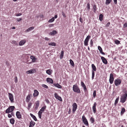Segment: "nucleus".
<instances>
[{
  "label": "nucleus",
  "instance_id": "nucleus-1",
  "mask_svg": "<svg viewBox=\"0 0 127 127\" xmlns=\"http://www.w3.org/2000/svg\"><path fill=\"white\" fill-rule=\"evenodd\" d=\"M127 97V92H125L124 94L122 95L121 96V97L120 98V102L124 103L126 101Z\"/></svg>",
  "mask_w": 127,
  "mask_h": 127
},
{
  "label": "nucleus",
  "instance_id": "nucleus-2",
  "mask_svg": "<svg viewBox=\"0 0 127 127\" xmlns=\"http://www.w3.org/2000/svg\"><path fill=\"white\" fill-rule=\"evenodd\" d=\"M73 90L74 92L78 93H81L80 89L77 84L73 85Z\"/></svg>",
  "mask_w": 127,
  "mask_h": 127
},
{
  "label": "nucleus",
  "instance_id": "nucleus-3",
  "mask_svg": "<svg viewBox=\"0 0 127 127\" xmlns=\"http://www.w3.org/2000/svg\"><path fill=\"white\" fill-rule=\"evenodd\" d=\"M15 108L14 106H9L5 111V113H8L12 112Z\"/></svg>",
  "mask_w": 127,
  "mask_h": 127
},
{
  "label": "nucleus",
  "instance_id": "nucleus-4",
  "mask_svg": "<svg viewBox=\"0 0 127 127\" xmlns=\"http://www.w3.org/2000/svg\"><path fill=\"white\" fill-rule=\"evenodd\" d=\"M121 80L120 79H117L115 80L114 81V84L116 86L119 85L121 83Z\"/></svg>",
  "mask_w": 127,
  "mask_h": 127
},
{
  "label": "nucleus",
  "instance_id": "nucleus-5",
  "mask_svg": "<svg viewBox=\"0 0 127 127\" xmlns=\"http://www.w3.org/2000/svg\"><path fill=\"white\" fill-rule=\"evenodd\" d=\"M82 119L83 122L84 124L87 126H88L89 125L88 121L85 117L84 115H83L82 116Z\"/></svg>",
  "mask_w": 127,
  "mask_h": 127
},
{
  "label": "nucleus",
  "instance_id": "nucleus-6",
  "mask_svg": "<svg viewBox=\"0 0 127 127\" xmlns=\"http://www.w3.org/2000/svg\"><path fill=\"white\" fill-rule=\"evenodd\" d=\"M72 111L73 113H74L76 111L77 109V105L76 103H74L72 105Z\"/></svg>",
  "mask_w": 127,
  "mask_h": 127
},
{
  "label": "nucleus",
  "instance_id": "nucleus-7",
  "mask_svg": "<svg viewBox=\"0 0 127 127\" xmlns=\"http://www.w3.org/2000/svg\"><path fill=\"white\" fill-rule=\"evenodd\" d=\"M8 97L12 103L14 102V98L13 95L11 93H8Z\"/></svg>",
  "mask_w": 127,
  "mask_h": 127
},
{
  "label": "nucleus",
  "instance_id": "nucleus-8",
  "mask_svg": "<svg viewBox=\"0 0 127 127\" xmlns=\"http://www.w3.org/2000/svg\"><path fill=\"white\" fill-rule=\"evenodd\" d=\"M91 37L90 35H88L86 38L84 42V44L85 46H87L88 45V42Z\"/></svg>",
  "mask_w": 127,
  "mask_h": 127
},
{
  "label": "nucleus",
  "instance_id": "nucleus-9",
  "mask_svg": "<svg viewBox=\"0 0 127 127\" xmlns=\"http://www.w3.org/2000/svg\"><path fill=\"white\" fill-rule=\"evenodd\" d=\"M114 80L113 75L112 73H111L110 75L109 78V82L110 84H112Z\"/></svg>",
  "mask_w": 127,
  "mask_h": 127
},
{
  "label": "nucleus",
  "instance_id": "nucleus-10",
  "mask_svg": "<svg viewBox=\"0 0 127 127\" xmlns=\"http://www.w3.org/2000/svg\"><path fill=\"white\" fill-rule=\"evenodd\" d=\"M39 101L38 100L34 104L33 107L35 110H36L38 108L39 106Z\"/></svg>",
  "mask_w": 127,
  "mask_h": 127
},
{
  "label": "nucleus",
  "instance_id": "nucleus-11",
  "mask_svg": "<svg viewBox=\"0 0 127 127\" xmlns=\"http://www.w3.org/2000/svg\"><path fill=\"white\" fill-rule=\"evenodd\" d=\"M26 40L24 39L22 40L19 42V45L20 46H22L24 45L26 43Z\"/></svg>",
  "mask_w": 127,
  "mask_h": 127
},
{
  "label": "nucleus",
  "instance_id": "nucleus-12",
  "mask_svg": "<svg viewBox=\"0 0 127 127\" xmlns=\"http://www.w3.org/2000/svg\"><path fill=\"white\" fill-rule=\"evenodd\" d=\"M35 69H33L27 71L26 73L28 74H32L35 73Z\"/></svg>",
  "mask_w": 127,
  "mask_h": 127
},
{
  "label": "nucleus",
  "instance_id": "nucleus-13",
  "mask_svg": "<svg viewBox=\"0 0 127 127\" xmlns=\"http://www.w3.org/2000/svg\"><path fill=\"white\" fill-rule=\"evenodd\" d=\"M97 105V103L96 102H95L92 107V109L94 113H96V107Z\"/></svg>",
  "mask_w": 127,
  "mask_h": 127
},
{
  "label": "nucleus",
  "instance_id": "nucleus-14",
  "mask_svg": "<svg viewBox=\"0 0 127 127\" xmlns=\"http://www.w3.org/2000/svg\"><path fill=\"white\" fill-rule=\"evenodd\" d=\"M101 59L103 63L105 64H107V61L104 57H101Z\"/></svg>",
  "mask_w": 127,
  "mask_h": 127
},
{
  "label": "nucleus",
  "instance_id": "nucleus-15",
  "mask_svg": "<svg viewBox=\"0 0 127 127\" xmlns=\"http://www.w3.org/2000/svg\"><path fill=\"white\" fill-rule=\"evenodd\" d=\"M32 96V95H29L26 97V101L27 102H28L31 100V97Z\"/></svg>",
  "mask_w": 127,
  "mask_h": 127
},
{
  "label": "nucleus",
  "instance_id": "nucleus-16",
  "mask_svg": "<svg viewBox=\"0 0 127 127\" xmlns=\"http://www.w3.org/2000/svg\"><path fill=\"white\" fill-rule=\"evenodd\" d=\"M55 96V97L56 99H58L60 100V101H62V99L61 97L58 96L57 94V93H55L54 94Z\"/></svg>",
  "mask_w": 127,
  "mask_h": 127
},
{
  "label": "nucleus",
  "instance_id": "nucleus-17",
  "mask_svg": "<svg viewBox=\"0 0 127 127\" xmlns=\"http://www.w3.org/2000/svg\"><path fill=\"white\" fill-rule=\"evenodd\" d=\"M16 115L17 118L18 119H20L21 118V115L19 111H17L16 112Z\"/></svg>",
  "mask_w": 127,
  "mask_h": 127
},
{
  "label": "nucleus",
  "instance_id": "nucleus-18",
  "mask_svg": "<svg viewBox=\"0 0 127 127\" xmlns=\"http://www.w3.org/2000/svg\"><path fill=\"white\" fill-rule=\"evenodd\" d=\"M30 58L32 60V62H35L36 60L37 59L35 56H31Z\"/></svg>",
  "mask_w": 127,
  "mask_h": 127
},
{
  "label": "nucleus",
  "instance_id": "nucleus-19",
  "mask_svg": "<svg viewBox=\"0 0 127 127\" xmlns=\"http://www.w3.org/2000/svg\"><path fill=\"white\" fill-rule=\"evenodd\" d=\"M34 92L33 94V95L34 97L37 96L39 94V92L37 90H34Z\"/></svg>",
  "mask_w": 127,
  "mask_h": 127
},
{
  "label": "nucleus",
  "instance_id": "nucleus-20",
  "mask_svg": "<svg viewBox=\"0 0 127 127\" xmlns=\"http://www.w3.org/2000/svg\"><path fill=\"white\" fill-rule=\"evenodd\" d=\"M47 81L48 82L52 84L53 83V81L52 79L49 78H48L47 79Z\"/></svg>",
  "mask_w": 127,
  "mask_h": 127
},
{
  "label": "nucleus",
  "instance_id": "nucleus-21",
  "mask_svg": "<svg viewBox=\"0 0 127 127\" xmlns=\"http://www.w3.org/2000/svg\"><path fill=\"white\" fill-rule=\"evenodd\" d=\"M98 50L103 55H105V53L102 52V50L100 46H98Z\"/></svg>",
  "mask_w": 127,
  "mask_h": 127
},
{
  "label": "nucleus",
  "instance_id": "nucleus-22",
  "mask_svg": "<svg viewBox=\"0 0 127 127\" xmlns=\"http://www.w3.org/2000/svg\"><path fill=\"white\" fill-rule=\"evenodd\" d=\"M46 72L48 75H51L52 72V70L51 69H48L46 70Z\"/></svg>",
  "mask_w": 127,
  "mask_h": 127
},
{
  "label": "nucleus",
  "instance_id": "nucleus-23",
  "mask_svg": "<svg viewBox=\"0 0 127 127\" xmlns=\"http://www.w3.org/2000/svg\"><path fill=\"white\" fill-rule=\"evenodd\" d=\"M57 33V32L55 30L53 31L52 32H50L49 34L51 35H54Z\"/></svg>",
  "mask_w": 127,
  "mask_h": 127
},
{
  "label": "nucleus",
  "instance_id": "nucleus-24",
  "mask_svg": "<svg viewBox=\"0 0 127 127\" xmlns=\"http://www.w3.org/2000/svg\"><path fill=\"white\" fill-rule=\"evenodd\" d=\"M54 85L55 86L59 88H61L62 86L58 83L54 84Z\"/></svg>",
  "mask_w": 127,
  "mask_h": 127
},
{
  "label": "nucleus",
  "instance_id": "nucleus-25",
  "mask_svg": "<svg viewBox=\"0 0 127 127\" xmlns=\"http://www.w3.org/2000/svg\"><path fill=\"white\" fill-rule=\"evenodd\" d=\"M34 29V27H31L29 28L28 29H27L26 31L25 32H30L32 30H33Z\"/></svg>",
  "mask_w": 127,
  "mask_h": 127
},
{
  "label": "nucleus",
  "instance_id": "nucleus-26",
  "mask_svg": "<svg viewBox=\"0 0 127 127\" xmlns=\"http://www.w3.org/2000/svg\"><path fill=\"white\" fill-rule=\"evenodd\" d=\"M30 115L31 116L33 119V120L34 121H37V119L36 117L35 116L31 113L30 114Z\"/></svg>",
  "mask_w": 127,
  "mask_h": 127
},
{
  "label": "nucleus",
  "instance_id": "nucleus-27",
  "mask_svg": "<svg viewBox=\"0 0 127 127\" xmlns=\"http://www.w3.org/2000/svg\"><path fill=\"white\" fill-rule=\"evenodd\" d=\"M92 67L93 69L92 71H96V67L94 64H92Z\"/></svg>",
  "mask_w": 127,
  "mask_h": 127
},
{
  "label": "nucleus",
  "instance_id": "nucleus-28",
  "mask_svg": "<svg viewBox=\"0 0 127 127\" xmlns=\"http://www.w3.org/2000/svg\"><path fill=\"white\" fill-rule=\"evenodd\" d=\"M46 106H43L41 108V109H40V111H40V112L42 113L44 111V110L46 109Z\"/></svg>",
  "mask_w": 127,
  "mask_h": 127
},
{
  "label": "nucleus",
  "instance_id": "nucleus-29",
  "mask_svg": "<svg viewBox=\"0 0 127 127\" xmlns=\"http://www.w3.org/2000/svg\"><path fill=\"white\" fill-rule=\"evenodd\" d=\"M69 61L70 63V64L73 67H74V64L73 61L71 59H70L69 60Z\"/></svg>",
  "mask_w": 127,
  "mask_h": 127
},
{
  "label": "nucleus",
  "instance_id": "nucleus-30",
  "mask_svg": "<svg viewBox=\"0 0 127 127\" xmlns=\"http://www.w3.org/2000/svg\"><path fill=\"white\" fill-rule=\"evenodd\" d=\"M119 99V97L118 96L116 99L114 103V105L115 106L117 104Z\"/></svg>",
  "mask_w": 127,
  "mask_h": 127
},
{
  "label": "nucleus",
  "instance_id": "nucleus-31",
  "mask_svg": "<svg viewBox=\"0 0 127 127\" xmlns=\"http://www.w3.org/2000/svg\"><path fill=\"white\" fill-rule=\"evenodd\" d=\"M125 112V109L124 108H122L121 111V115H122Z\"/></svg>",
  "mask_w": 127,
  "mask_h": 127
},
{
  "label": "nucleus",
  "instance_id": "nucleus-32",
  "mask_svg": "<svg viewBox=\"0 0 127 127\" xmlns=\"http://www.w3.org/2000/svg\"><path fill=\"white\" fill-rule=\"evenodd\" d=\"M112 0H106L105 2V4L106 5H108L111 2Z\"/></svg>",
  "mask_w": 127,
  "mask_h": 127
},
{
  "label": "nucleus",
  "instance_id": "nucleus-33",
  "mask_svg": "<svg viewBox=\"0 0 127 127\" xmlns=\"http://www.w3.org/2000/svg\"><path fill=\"white\" fill-rule=\"evenodd\" d=\"M48 45L50 46H55L56 45V43L54 42H50L48 43Z\"/></svg>",
  "mask_w": 127,
  "mask_h": 127
},
{
  "label": "nucleus",
  "instance_id": "nucleus-34",
  "mask_svg": "<svg viewBox=\"0 0 127 127\" xmlns=\"http://www.w3.org/2000/svg\"><path fill=\"white\" fill-rule=\"evenodd\" d=\"M93 9L94 10V12L95 13L96 11L97 10V8L96 6L95 5H94L93 6Z\"/></svg>",
  "mask_w": 127,
  "mask_h": 127
},
{
  "label": "nucleus",
  "instance_id": "nucleus-35",
  "mask_svg": "<svg viewBox=\"0 0 127 127\" xmlns=\"http://www.w3.org/2000/svg\"><path fill=\"white\" fill-rule=\"evenodd\" d=\"M64 54V52L62 51L61 52V55H60V58L61 59H62L63 57Z\"/></svg>",
  "mask_w": 127,
  "mask_h": 127
},
{
  "label": "nucleus",
  "instance_id": "nucleus-36",
  "mask_svg": "<svg viewBox=\"0 0 127 127\" xmlns=\"http://www.w3.org/2000/svg\"><path fill=\"white\" fill-rule=\"evenodd\" d=\"M10 123L12 124H14L15 120L13 118L11 119L10 120Z\"/></svg>",
  "mask_w": 127,
  "mask_h": 127
},
{
  "label": "nucleus",
  "instance_id": "nucleus-37",
  "mask_svg": "<svg viewBox=\"0 0 127 127\" xmlns=\"http://www.w3.org/2000/svg\"><path fill=\"white\" fill-rule=\"evenodd\" d=\"M90 121L92 123H94L95 121L94 118L92 117L90 119Z\"/></svg>",
  "mask_w": 127,
  "mask_h": 127
},
{
  "label": "nucleus",
  "instance_id": "nucleus-38",
  "mask_svg": "<svg viewBox=\"0 0 127 127\" xmlns=\"http://www.w3.org/2000/svg\"><path fill=\"white\" fill-rule=\"evenodd\" d=\"M32 105V103L31 102H29L28 104V109L29 110L31 107V106Z\"/></svg>",
  "mask_w": 127,
  "mask_h": 127
},
{
  "label": "nucleus",
  "instance_id": "nucleus-39",
  "mask_svg": "<svg viewBox=\"0 0 127 127\" xmlns=\"http://www.w3.org/2000/svg\"><path fill=\"white\" fill-rule=\"evenodd\" d=\"M55 18L54 17H53L48 22H49L51 23L53 22Z\"/></svg>",
  "mask_w": 127,
  "mask_h": 127
},
{
  "label": "nucleus",
  "instance_id": "nucleus-40",
  "mask_svg": "<svg viewBox=\"0 0 127 127\" xmlns=\"http://www.w3.org/2000/svg\"><path fill=\"white\" fill-rule=\"evenodd\" d=\"M42 113L40 112V111H39L38 113V116L39 118L41 119V115L42 114Z\"/></svg>",
  "mask_w": 127,
  "mask_h": 127
},
{
  "label": "nucleus",
  "instance_id": "nucleus-41",
  "mask_svg": "<svg viewBox=\"0 0 127 127\" xmlns=\"http://www.w3.org/2000/svg\"><path fill=\"white\" fill-rule=\"evenodd\" d=\"M87 10L88 11H89L90 9V4L89 3H88L87 4Z\"/></svg>",
  "mask_w": 127,
  "mask_h": 127
},
{
  "label": "nucleus",
  "instance_id": "nucleus-42",
  "mask_svg": "<svg viewBox=\"0 0 127 127\" xmlns=\"http://www.w3.org/2000/svg\"><path fill=\"white\" fill-rule=\"evenodd\" d=\"M95 73L94 71H92V79H94L95 76Z\"/></svg>",
  "mask_w": 127,
  "mask_h": 127
},
{
  "label": "nucleus",
  "instance_id": "nucleus-43",
  "mask_svg": "<svg viewBox=\"0 0 127 127\" xmlns=\"http://www.w3.org/2000/svg\"><path fill=\"white\" fill-rule=\"evenodd\" d=\"M103 15L102 14H100L99 16V19L100 21L102 20Z\"/></svg>",
  "mask_w": 127,
  "mask_h": 127
},
{
  "label": "nucleus",
  "instance_id": "nucleus-44",
  "mask_svg": "<svg viewBox=\"0 0 127 127\" xmlns=\"http://www.w3.org/2000/svg\"><path fill=\"white\" fill-rule=\"evenodd\" d=\"M12 44H15L16 45H17L18 44L17 43L15 40H13L11 42Z\"/></svg>",
  "mask_w": 127,
  "mask_h": 127
},
{
  "label": "nucleus",
  "instance_id": "nucleus-45",
  "mask_svg": "<svg viewBox=\"0 0 127 127\" xmlns=\"http://www.w3.org/2000/svg\"><path fill=\"white\" fill-rule=\"evenodd\" d=\"M115 43L117 44H119L120 43V41H119L117 40H115Z\"/></svg>",
  "mask_w": 127,
  "mask_h": 127
},
{
  "label": "nucleus",
  "instance_id": "nucleus-46",
  "mask_svg": "<svg viewBox=\"0 0 127 127\" xmlns=\"http://www.w3.org/2000/svg\"><path fill=\"white\" fill-rule=\"evenodd\" d=\"M35 122L33 121H31L30 122V125H31L32 126H33L35 125Z\"/></svg>",
  "mask_w": 127,
  "mask_h": 127
},
{
  "label": "nucleus",
  "instance_id": "nucleus-47",
  "mask_svg": "<svg viewBox=\"0 0 127 127\" xmlns=\"http://www.w3.org/2000/svg\"><path fill=\"white\" fill-rule=\"evenodd\" d=\"M93 96L94 98H95L96 95V91L94 90L93 93Z\"/></svg>",
  "mask_w": 127,
  "mask_h": 127
},
{
  "label": "nucleus",
  "instance_id": "nucleus-48",
  "mask_svg": "<svg viewBox=\"0 0 127 127\" xmlns=\"http://www.w3.org/2000/svg\"><path fill=\"white\" fill-rule=\"evenodd\" d=\"M81 86L83 87H84L86 86L85 85V84L84 83V82L82 81L81 82Z\"/></svg>",
  "mask_w": 127,
  "mask_h": 127
},
{
  "label": "nucleus",
  "instance_id": "nucleus-49",
  "mask_svg": "<svg viewBox=\"0 0 127 127\" xmlns=\"http://www.w3.org/2000/svg\"><path fill=\"white\" fill-rule=\"evenodd\" d=\"M42 86L43 87L46 88H48V87L46 85H45V84H43L42 85Z\"/></svg>",
  "mask_w": 127,
  "mask_h": 127
},
{
  "label": "nucleus",
  "instance_id": "nucleus-50",
  "mask_svg": "<svg viewBox=\"0 0 127 127\" xmlns=\"http://www.w3.org/2000/svg\"><path fill=\"white\" fill-rule=\"evenodd\" d=\"M90 44L91 45V47L93 46V42L92 39H91L90 41Z\"/></svg>",
  "mask_w": 127,
  "mask_h": 127
},
{
  "label": "nucleus",
  "instance_id": "nucleus-51",
  "mask_svg": "<svg viewBox=\"0 0 127 127\" xmlns=\"http://www.w3.org/2000/svg\"><path fill=\"white\" fill-rule=\"evenodd\" d=\"M15 83H17L18 81L17 78V76L15 77Z\"/></svg>",
  "mask_w": 127,
  "mask_h": 127
},
{
  "label": "nucleus",
  "instance_id": "nucleus-52",
  "mask_svg": "<svg viewBox=\"0 0 127 127\" xmlns=\"http://www.w3.org/2000/svg\"><path fill=\"white\" fill-rule=\"evenodd\" d=\"M110 25V22H108L106 25L105 26L106 27H108Z\"/></svg>",
  "mask_w": 127,
  "mask_h": 127
},
{
  "label": "nucleus",
  "instance_id": "nucleus-53",
  "mask_svg": "<svg viewBox=\"0 0 127 127\" xmlns=\"http://www.w3.org/2000/svg\"><path fill=\"white\" fill-rule=\"evenodd\" d=\"M22 15V13H20L18 14H16V16H21Z\"/></svg>",
  "mask_w": 127,
  "mask_h": 127
},
{
  "label": "nucleus",
  "instance_id": "nucleus-54",
  "mask_svg": "<svg viewBox=\"0 0 127 127\" xmlns=\"http://www.w3.org/2000/svg\"><path fill=\"white\" fill-rule=\"evenodd\" d=\"M22 19V18H17V20L18 22H19L21 21Z\"/></svg>",
  "mask_w": 127,
  "mask_h": 127
},
{
  "label": "nucleus",
  "instance_id": "nucleus-55",
  "mask_svg": "<svg viewBox=\"0 0 127 127\" xmlns=\"http://www.w3.org/2000/svg\"><path fill=\"white\" fill-rule=\"evenodd\" d=\"M127 27V23H125L124 25V27Z\"/></svg>",
  "mask_w": 127,
  "mask_h": 127
},
{
  "label": "nucleus",
  "instance_id": "nucleus-56",
  "mask_svg": "<svg viewBox=\"0 0 127 127\" xmlns=\"http://www.w3.org/2000/svg\"><path fill=\"white\" fill-rule=\"evenodd\" d=\"M80 22H81V23H82L83 22V19L81 18L80 17Z\"/></svg>",
  "mask_w": 127,
  "mask_h": 127
},
{
  "label": "nucleus",
  "instance_id": "nucleus-57",
  "mask_svg": "<svg viewBox=\"0 0 127 127\" xmlns=\"http://www.w3.org/2000/svg\"><path fill=\"white\" fill-rule=\"evenodd\" d=\"M31 55L30 54H27L26 55V56L27 57H26V58L27 59H28V58H29V57L28 56L29 55L30 56Z\"/></svg>",
  "mask_w": 127,
  "mask_h": 127
},
{
  "label": "nucleus",
  "instance_id": "nucleus-58",
  "mask_svg": "<svg viewBox=\"0 0 127 127\" xmlns=\"http://www.w3.org/2000/svg\"><path fill=\"white\" fill-rule=\"evenodd\" d=\"M62 15H63V16L64 17H66V16H65V15L64 13V12H62Z\"/></svg>",
  "mask_w": 127,
  "mask_h": 127
},
{
  "label": "nucleus",
  "instance_id": "nucleus-59",
  "mask_svg": "<svg viewBox=\"0 0 127 127\" xmlns=\"http://www.w3.org/2000/svg\"><path fill=\"white\" fill-rule=\"evenodd\" d=\"M114 3L115 4H116L117 3V0H113Z\"/></svg>",
  "mask_w": 127,
  "mask_h": 127
},
{
  "label": "nucleus",
  "instance_id": "nucleus-60",
  "mask_svg": "<svg viewBox=\"0 0 127 127\" xmlns=\"http://www.w3.org/2000/svg\"><path fill=\"white\" fill-rule=\"evenodd\" d=\"M8 116L9 118H10L12 117V116L11 114H8Z\"/></svg>",
  "mask_w": 127,
  "mask_h": 127
},
{
  "label": "nucleus",
  "instance_id": "nucleus-61",
  "mask_svg": "<svg viewBox=\"0 0 127 127\" xmlns=\"http://www.w3.org/2000/svg\"><path fill=\"white\" fill-rule=\"evenodd\" d=\"M84 88V90L85 91H86L87 90V88H86V86H85L84 87H83Z\"/></svg>",
  "mask_w": 127,
  "mask_h": 127
},
{
  "label": "nucleus",
  "instance_id": "nucleus-62",
  "mask_svg": "<svg viewBox=\"0 0 127 127\" xmlns=\"http://www.w3.org/2000/svg\"><path fill=\"white\" fill-rule=\"evenodd\" d=\"M45 40L48 41L49 40V39L47 37H45Z\"/></svg>",
  "mask_w": 127,
  "mask_h": 127
},
{
  "label": "nucleus",
  "instance_id": "nucleus-63",
  "mask_svg": "<svg viewBox=\"0 0 127 127\" xmlns=\"http://www.w3.org/2000/svg\"><path fill=\"white\" fill-rule=\"evenodd\" d=\"M46 101L48 103H49V101L48 99H46Z\"/></svg>",
  "mask_w": 127,
  "mask_h": 127
},
{
  "label": "nucleus",
  "instance_id": "nucleus-64",
  "mask_svg": "<svg viewBox=\"0 0 127 127\" xmlns=\"http://www.w3.org/2000/svg\"><path fill=\"white\" fill-rule=\"evenodd\" d=\"M57 17H58L57 15H55L54 18L56 19L57 18Z\"/></svg>",
  "mask_w": 127,
  "mask_h": 127
}]
</instances>
